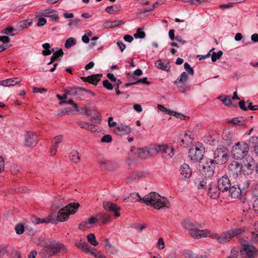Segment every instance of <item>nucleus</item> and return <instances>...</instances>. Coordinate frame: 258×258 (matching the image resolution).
I'll use <instances>...</instances> for the list:
<instances>
[{
	"label": "nucleus",
	"instance_id": "nucleus-26",
	"mask_svg": "<svg viewBox=\"0 0 258 258\" xmlns=\"http://www.w3.org/2000/svg\"><path fill=\"white\" fill-rule=\"evenodd\" d=\"M219 188L215 186H213L209 188L208 194L209 196L213 199H217L220 195Z\"/></svg>",
	"mask_w": 258,
	"mask_h": 258
},
{
	"label": "nucleus",
	"instance_id": "nucleus-57",
	"mask_svg": "<svg viewBox=\"0 0 258 258\" xmlns=\"http://www.w3.org/2000/svg\"><path fill=\"white\" fill-rule=\"evenodd\" d=\"M158 108L162 112L167 113L168 114H170L172 113V111L170 110L169 109H168L166 108H165L163 105H158L157 106Z\"/></svg>",
	"mask_w": 258,
	"mask_h": 258
},
{
	"label": "nucleus",
	"instance_id": "nucleus-39",
	"mask_svg": "<svg viewBox=\"0 0 258 258\" xmlns=\"http://www.w3.org/2000/svg\"><path fill=\"white\" fill-rule=\"evenodd\" d=\"M230 122L234 125H242L244 122V119L241 117H235L231 119Z\"/></svg>",
	"mask_w": 258,
	"mask_h": 258
},
{
	"label": "nucleus",
	"instance_id": "nucleus-55",
	"mask_svg": "<svg viewBox=\"0 0 258 258\" xmlns=\"http://www.w3.org/2000/svg\"><path fill=\"white\" fill-rule=\"evenodd\" d=\"M63 199L59 197L55 198L52 204L55 206H61L62 204Z\"/></svg>",
	"mask_w": 258,
	"mask_h": 258
},
{
	"label": "nucleus",
	"instance_id": "nucleus-17",
	"mask_svg": "<svg viewBox=\"0 0 258 258\" xmlns=\"http://www.w3.org/2000/svg\"><path fill=\"white\" fill-rule=\"evenodd\" d=\"M255 167V162L252 158H249V160L247 163H245L244 165H242V173L244 175H249L252 173Z\"/></svg>",
	"mask_w": 258,
	"mask_h": 258
},
{
	"label": "nucleus",
	"instance_id": "nucleus-40",
	"mask_svg": "<svg viewBox=\"0 0 258 258\" xmlns=\"http://www.w3.org/2000/svg\"><path fill=\"white\" fill-rule=\"evenodd\" d=\"M98 164L100 168L103 169H106L109 168L110 162L104 159H102L98 161Z\"/></svg>",
	"mask_w": 258,
	"mask_h": 258
},
{
	"label": "nucleus",
	"instance_id": "nucleus-44",
	"mask_svg": "<svg viewBox=\"0 0 258 258\" xmlns=\"http://www.w3.org/2000/svg\"><path fill=\"white\" fill-rule=\"evenodd\" d=\"M142 30H143L142 28H139L137 30L136 33H135L134 34V37L136 38H141V39L145 38L146 34H145V33L142 31Z\"/></svg>",
	"mask_w": 258,
	"mask_h": 258
},
{
	"label": "nucleus",
	"instance_id": "nucleus-60",
	"mask_svg": "<svg viewBox=\"0 0 258 258\" xmlns=\"http://www.w3.org/2000/svg\"><path fill=\"white\" fill-rule=\"evenodd\" d=\"M112 141V137L109 135H104L101 139L102 143H110Z\"/></svg>",
	"mask_w": 258,
	"mask_h": 258
},
{
	"label": "nucleus",
	"instance_id": "nucleus-38",
	"mask_svg": "<svg viewBox=\"0 0 258 258\" xmlns=\"http://www.w3.org/2000/svg\"><path fill=\"white\" fill-rule=\"evenodd\" d=\"M218 99L220 100L223 104L228 107H232L233 106L231 100L230 99V97L228 96L225 97L224 98H222L221 96H219L218 97Z\"/></svg>",
	"mask_w": 258,
	"mask_h": 258
},
{
	"label": "nucleus",
	"instance_id": "nucleus-59",
	"mask_svg": "<svg viewBox=\"0 0 258 258\" xmlns=\"http://www.w3.org/2000/svg\"><path fill=\"white\" fill-rule=\"evenodd\" d=\"M103 85L107 90H111L113 89V85L107 80L103 82Z\"/></svg>",
	"mask_w": 258,
	"mask_h": 258
},
{
	"label": "nucleus",
	"instance_id": "nucleus-47",
	"mask_svg": "<svg viewBox=\"0 0 258 258\" xmlns=\"http://www.w3.org/2000/svg\"><path fill=\"white\" fill-rule=\"evenodd\" d=\"M31 221L33 223L35 224H39L40 223H44L46 222V219H40L38 218L36 216H33L31 218Z\"/></svg>",
	"mask_w": 258,
	"mask_h": 258
},
{
	"label": "nucleus",
	"instance_id": "nucleus-37",
	"mask_svg": "<svg viewBox=\"0 0 258 258\" xmlns=\"http://www.w3.org/2000/svg\"><path fill=\"white\" fill-rule=\"evenodd\" d=\"M88 241L92 245L96 246L98 242L96 240L95 235L94 233H90L87 236Z\"/></svg>",
	"mask_w": 258,
	"mask_h": 258
},
{
	"label": "nucleus",
	"instance_id": "nucleus-34",
	"mask_svg": "<svg viewBox=\"0 0 258 258\" xmlns=\"http://www.w3.org/2000/svg\"><path fill=\"white\" fill-rule=\"evenodd\" d=\"M98 220L102 221L103 224L110 221V216L107 213H99L97 215Z\"/></svg>",
	"mask_w": 258,
	"mask_h": 258
},
{
	"label": "nucleus",
	"instance_id": "nucleus-30",
	"mask_svg": "<svg viewBox=\"0 0 258 258\" xmlns=\"http://www.w3.org/2000/svg\"><path fill=\"white\" fill-rule=\"evenodd\" d=\"M192 134L189 131L186 132L184 134L183 138L181 140V142L186 145H188L189 143H192Z\"/></svg>",
	"mask_w": 258,
	"mask_h": 258
},
{
	"label": "nucleus",
	"instance_id": "nucleus-64",
	"mask_svg": "<svg viewBox=\"0 0 258 258\" xmlns=\"http://www.w3.org/2000/svg\"><path fill=\"white\" fill-rule=\"evenodd\" d=\"M6 247L4 245H0V258H4L6 253Z\"/></svg>",
	"mask_w": 258,
	"mask_h": 258
},
{
	"label": "nucleus",
	"instance_id": "nucleus-4",
	"mask_svg": "<svg viewBox=\"0 0 258 258\" xmlns=\"http://www.w3.org/2000/svg\"><path fill=\"white\" fill-rule=\"evenodd\" d=\"M215 164L213 159L205 158L199 163V170L205 178L211 177L214 173Z\"/></svg>",
	"mask_w": 258,
	"mask_h": 258
},
{
	"label": "nucleus",
	"instance_id": "nucleus-27",
	"mask_svg": "<svg viewBox=\"0 0 258 258\" xmlns=\"http://www.w3.org/2000/svg\"><path fill=\"white\" fill-rule=\"evenodd\" d=\"M199 233L198 234L197 239L205 238V237H210L212 239V236L213 234V232L209 229H203L200 230Z\"/></svg>",
	"mask_w": 258,
	"mask_h": 258
},
{
	"label": "nucleus",
	"instance_id": "nucleus-6",
	"mask_svg": "<svg viewBox=\"0 0 258 258\" xmlns=\"http://www.w3.org/2000/svg\"><path fill=\"white\" fill-rule=\"evenodd\" d=\"M205 153V147L200 143H196L192 145L189 150L188 156L190 160L194 162H200L203 158Z\"/></svg>",
	"mask_w": 258,
	"mask_h": 258
},
{
	"label": "nucleus",
	"instance_id": "nucleus-15",
	"mask_svg": "<svg viewBox=\"0 0 258 258\" xmlns=\"http://www.w3.org/2000/svg\"><path fill=\"white\" fill-rule=\"evenodd\" d=\"M40 15L42 17H50L52 21L58 22L59 18L57 12L51 9H48L41 11Z\"/></svg>",
	"mask_w": 258,
	"mask_h": 258
},
{
	"label": "nucleus",
	"instance_id": "nucleus-3",
	"mask_svg": "<svg viewBox=\"0 0 258 258\" xmlns=\"http://www.w3.org/2000/svg\"><path fill=\"white\" fill-rule=\"evenodd\" d=\"M244 230L242 228H235L229 230L226 232L219 234L213 232L212 239L220 244H224L229 242L234 236L240 235Z\"/></svg>",
	"mask_w": 258,
	"mask_h": 258
},
{
	"label": "nucleus",
	"instance_id": "nucleus-49",
	"mask_svg": "<svg viewBox=\"0 0 258 258\" xmlns=\"http://www.w3.org/2000/svg\"><path fill=\"white\" fill-rule=\"evenodd\" d=\"M223 54V52L221 50L219 51L218 52L216 53L214 52L212 54V61L213 62H215L216 61L217 59H219Z\"/></svg>",
	"mask_w": 258,
	"mask_h": 258
},
{
	"label": "nucleus",
	"instance_id": "nucleus-42",
	"mask_svg": "<svg viewBox=\"0 0 258 258\" xmlns=\"http://www.w3.org/2000/svg\"><path fill=\"white\" fill-rule=\"evenodd\" d=\"M240 250L238 248H233L231 251L230 255L227 258H238L240 256Z\"/></svg>",
	"mask_w": 258,
	"mask_h": 258
},
{
	"label": "nucleus",
	"instance_id": "nucleus-24",
	"mask_svg": "<svg viewBox=\"0 0 258 258\" xmlns=\"http://www.w3.org/2000/svg\"><path fill=\"white\" fill-rule=\"evenodd\" d=\"M151 148L146 147L144 148H139L138 149V154L139 157L142 158H147L149 157Z\"/></svg>",
	"mask_w": 258,
	"mask_h": 258
},
{
	"label": "nucleus",
	"instance_id": "nucleus-23",
	"mask_svg": "<svg viewBox=\"0 0 258 258\" xmlns=\"http://www.w3.org/2000/svg\"><path fill=\"white\" fill-rule=\"evenodd\" d=\"M101 77V75L96 74L87 77H82V79L84 81H87L92 84L96 85L97 83L100 81Z\"/></svg>",
	"mask_w": 258,
	"mask_h": 258
},
{
	"label": "nucleus",
	"instance_id": "nucleus-56",
	"mask_svg": "<svg viewBox=\"0 0 258 258\" xmlns=\"http://www.w3.org/2000/svg\"><path fill=\"white\" fill-rule=\"evenodd\" d=\"M19 168L17 165L15 164H13L10 166V171L14 175L17 174L18 172L19 171Z\"/></svg>",
	"mask_w": 258,
	"mask_h": 258
},
{
	"label": "nucleus",
	"instance_id": "nucleus-10",
	"mask_svg": "<svg viewBox=\"0 0 258 258\" xmlns=\"http://www.w3.org/2000/svg\"><path fill=\"white\" fill-rule=\"evenodd\" d=\"M242 165L238 161H233L228 166V172L233 178L239 177L242 173Z\"/></svg>",
	"mask_w": 258,
	"mask_h": 258
},
{
	"label": "nucleus",
	"instance_id": "nucleus-62",
	"mask_svg": "<svg viewBox=\"0 0 258 258\" xmlns=\"http://www.w3.org/2000/svg\"><path fill=\"white\" fill-rule=\"evenodd\" d=\"M121 83V81L118 80L117 81L113 84V86L115 88V91L117 95H120L121 94V92L119 90V86Z\"/></svg>",
	"mask_w": 258,
	"mask_h": 258
},
{
	"label": "nucleus",
	"instance_id": "nucleus-61",
	"mask_svg": "<svg viewBox=\"0 0 258 258\" xmlns=\"http://www.w3.org/2000/svg\"><path fill=\"white\" fill-rule=\"evenodd\" d=\"M47 22L46 19L44 18H39L38 20L37 26L41 27L44 26Z\"/></svg>",
	"mask_w": 258,
	"mask_h": 258
},
{
	"label": "nucleus",
	"instance_id": "nucleus-11",
	"mask_svg": "<svg viewBox=\"0 0 258 258\" xmlns=\"http://www.w3.org/2000/svg\"><path fill=\"white\" fill-rule=\"evenodd\" d=\"M183 228L188 231L189 234L194 238L197 239L200 229L196 225L188 220H184L182 223Z\"/></svg>",
	"mask_w": 258,
	"mask_h": 258
},
{
	"label": "nucleus",
	"instance_id": "nucleus-52",
	"mask_svg": "<svg viewBox=\"0 0 258 258\" xmlns=\"http://www.w3.org/2000/svg\"><path fill=\"white\" fill-rule=\"evenodd\" d=\"M31 24V22H29L28 20H26L24 21H22L20 22L19 24V28L24 29L28 27Z\"/></svg>",
	"mask_w": 258,
	"mask_h": 258
},
{
	"label": "nucleus",
	"instance_id": "nucleus-25",
	"mask_svg": "<svg viewBox=\"0 0 258 258\" xmlns=\"http://www.w3.org/2000/svg\"><path fill=\"white\" fill-rule=\"evenodd\" d=\"M75 245L79 249L84 250L86 253H88L90 246L85 241L82 239L77 240L75 242Z\"/></svg>",
	"mask_w": 258,
	"mask_h": 258
},
{
	"label": "nucleus",
	"instance_id": "nucleus-35",
	"mask_svg": "<svg viewBox=\"0 0 258 258\" xmlns=\"http://www.w3.org/2000/svg\"><path fill=\"white\" fill-rule=\"evenodd\" d=\"M241 190H244L247 188L249 186V182L248 180L244 177L243 180H240L238 182L237 185Z\"/></svg>",
	"mask_w": 258,
	"mask_h": 258
},
{
	"label": "nucleus",
	"instance_id": "nucleus-12",
	"mask_svg": "<svg viewBox=\"0 0 258 258\" xmlns=\"http://www.w3.org/2000/svg\"><path fill=\"white\" fill-rule=\"evenodd\" d=\"M188 79V76L185 72H182L178 78L175 81V84L180 92L184 93L189 89H186V84Z\"/></svg>",
	"mask_w": 258,
	"mask_h": 258
},
{
	"label": "nucleus",
	"instance_id": "nucleus-48",
	"mask_svg": "<svg viewBox=\"0 0 258 258\" xmlns=\"http://www.w3.org/2000/svg\"><path fill=\"white\" fill-rule=\"evenodd\" d=\"M14 30V29L12 26H9L8 27H7L3 29L1 33L4 34L6 35H10L11 36H14L15 34H11L12 32H13Z\"/></svg>",
	"mask_w": 258,
	"mask_h": 258
},
{
	"label": "nucleus",
	"instance_id": "nucleus-36",
	"mask_svg": "<svg viewBox=\"0 0 258 258\" xmlns=\"http://www.w3.org/2000/svg\"><path fill=\"white\" fill-rule=\"evenodd\" d=\"M130 200L132 202H140L143 203V198H141L138 192L132 193L129 197Z\"/></svg>",
	"mask_w": 258,
	"mask_h": 258
},
{
	"label": "nucleus",
	"instance_id": "nucleus-50",
	"mask_svg": "<svg viewBox=\"0 0 258 258\" xmlns=\"http://www.w3.org/2000/svg\"><path fill=\"white\" fill-rule=\"evenodd\" d=\"M255 226L256 231L251 233V239L253 241L258 243V223Z\"/></svg>",
	"mask_w": 258,
	"mask_h": 258
},
{
	"label": "nucleus",
	"instance_id": "nucleus-20",
	"mask_svg": "<svg viewBox=\"0 0 258 258\" xmlns=\"http://www.w3.org/2000/svg\"><path fill=\"white\" fill-rule=\"evenodd\" d=\"M143 176V173L140 172H133L127 175L126 178L127 183H131Z\"/></svg>",
	"mask_w": 258,
	"mask_h": 258
},
{
	"label": "nucleus",
	"instance_id": "nucleus-14",
	"mask_svg": "<svg viewBox=\"0 0 258 258\" xmlns=\"http://www.w3.org/2000/svg\"><path fill=\"white\" fill-rule=\"evenodd\" d=\"M231 186L230 180L227 176H222L218 181V187L223 192L228 191Z\"/></svg>",
	"mask_w": 258,
	"mask_h": 258
},
{
	"label": "nucleus",
	"instance_id": "nucleus-51",
	"mask_svg": "<svg viewBox=\"0 0 258 258\" xmlns=\"http://www.w3.org/2000/svg\"><path fill=\"white\" fill-rule=\"evenodd\" d=\"M90 227L89 223L87 221H82L78 226V228L81 230H84L87 228H89Z\"/></svg>",
	"mask_w": 258,
	"mask_h": 258
},
{
	"label": "nucleus",
	"instance_id": "nucleus-32",
	"mask_svg": "<svg viewBox=\"0 0 258 258\" xmlns=\"http://www.w3.org/2000/svg\"><path fill=\"white\" fill-rule=\"evenodd\" d=\"M63 54V52L61 49L58 50V51L54 52L53 55L51 57L50 61L48 63V65H50L54 61L57 60H59L61 57L62 56Z\"/></svg>",
	"mask_w": 258,
	"mask_h": 258
},
{
	"label": "nucleus",
	"instance_id": "nucleus-28",
	"mask_svg": "<svg viewBox=\"0 0 258 258\" xmlns=\"http://www.w3.org/2000/svg\"><path fill=\"white\" fill-rule=\"evenodd\" d=\"M103 206L104 209L108 211H113L115 210H120V208L119 207L109 202H104L103 203Z\"/></svg>",
	"mask_w": 258,
	"mask_h": 258
},
{
	"label": "nucleus",
	"instance_id": "nucleus-16",
	"mask_svg": "<svg viewBox=\"0 0 258 258\" xmlns=\"http://www.w3.org/2000/svg\"><path fill=\"white\" fill-rule=\"evenodd\" d=\"M242 248L248 257H252L257 253L256 248L250 244H243Z\"/></svg>",
	"mask_w": 258,
	"mask_h": 258
},
{
	"label": "nucleus",
	"instance_id": "nucleus-58",
	"mask_svg": "<svg viewBox=\"0 0 258 258\" xmlns=\"http://www.w3.org/2000/svg\"><path fill=\"white\" fill-rule=\"evenodd\" d=\"M63 138L62 135H59L54 138L53 141L54 142V145L58 147V144L61 142Z\"/></svg>",
	"mask_w": 258,
	"mask_h": 258
},
{
	"label": "nucleus",
	"instance_id": "nucleus-46",
	"mask_svg": "<svg viewBox=\"0 0 258 258\" xmlns=\"http://www.w3.org/2000/svg\"><path fill=\"white\" fill-rule=\"evenodd\" d=\"M156 246L159 250H162L165 248V244L163 238L160 237L158 238Z\"/></svg>",
	"mask_w": 258,
	"mask_h": 258
},
{
	"label": "nucleus",
	"instance_id": "nucleus-43",
	"mask_svg": "<svg viewBox=\"0 0 258 258\" xmlns=\"http://www.w3.org/2000/svg\"><path fill=\"white\" fill-rule=\"evenodd\" d=\"M105 11L109 14H113L115 13L118 12L119 11V8L113 6L107 7Z\"/></svg>",
	"mask_w": 258,
	"mask_h": 258
},
{
	"label": "nucleus",
	"instance_id": "nucleus-53",
	"mask_svg": "<svg viewBox=\"0 0 258 258\" xmlns=\"http://www.w3.org/2000/svg\"><path fill=\"white\" fill-rule=\"evenodd\" d=\"M15 230L18 234H21L24 231V226L23 224H17L15 227Z\"/></svg>",
	"mask_w": 258,
	"mask_h": 258
},
{
	"label": "nucleus",
	"instance_id": "nucleus-5",
	"mask_svg": "<svg viewBox=\"0 0 258 258\" xmlns=\"http://www.w3.org/2000/svg\"><path fill=\"white\" fill-rule=\"evenodd\" d=\"M249 150L248 144L244 142H239L232 147L231 152L233 158L241 159L247 155Z\"/></svg>",
	"mask_w": 258,
	"mask_h": 258
},
{
	"label": "nucleus",
	"instance_id": "nucleus-29",
	"mask_svg": "<svg viewBox=\"0 0 258 258\" xmlns=\"http://www.w3.org/2000/svg\"><path fill=\"white\" fill-rule=\"evenodd\" d=\"M19 82L18 78H13L2 81L1 85L4 86H14L18 84Z\"/></svg>",
	"mask_w": 258,
	"mask_h": 258
},
{
	"label": "nucleus",
	"instance_id": "nucleus-33",
	"mask_svg": "<svg viewBox=\"0 0 258 258\" xmlns=\"http://www.w3.org/2000/svg\"><path fill=\"white\" fill-rule=\"evenodd\" d=\"M69 158L71 160L75 163H78L81 159L79 153L76 150H73L70 153Z\"/></svg>",
	"mask_w": 258,
	"mask_h": 258
},
{
	"label": "nucleus",
	"instance_id": "nucleus-54",
	"mask_svg": "<svg viewBox=\"0 0 258 258\" xmlns=\"http://www.w3.org/2000/svg\"><path fill=\"white\" fill-rule=\"evenodd\" d=\"M184 68L186 71L190 75L194 74V69L190 66L187 62H185L184 64Z\"/></svg>",
	"mask_w": 258,
	"mask_h": 258
},
{
	"label": "nucleus",
	"instance_id": "nucleus-1",
	"mask_svg": "<svg viewBox=\"0 0 258 258\" xmlns=\"http://www.w3.org/2000/svg\"><path fill=\"white\" fill-rule=\"evenodd\" d=\"M68 252V247L63 243L54 241L45 243L39 255L42 258H49L53 255L61 256Z\"/></svg>",
	"mask_w": 258,
	"mask_h": 258
},
{
	"label": "nucleus",
	"instance_id": "nucleus-22",
	"mask_svg": "<svg viewBox=\"0 0 258 258\" xmlns=\"http://www.w3.org/2000/svg\"><path fill=\"white\" fill-rule=\"evenodd\" d=\"M230 196L232 198H238L242 194V190L237 185H234L228 189Z\"/></svg>",
	"mask_w": 258,
	"mask_h": 258
},
{
	"label": "nucleus",
	"instance_id": "nucleus-21",
	"mask_svg": "<svg viewBox=\"0 0 258 258\" xmlns=\"http://www.w3.org/2000/svg\"><path fill=\"white\" fill-rule=\"evenodd\" d=\"M155 66L158 69L164 71H169L170 69L169 62L166 60L160 59L155 62Z\"/></svg>",
	"mask_w": 258,
	"mask_h": 258
},
{
	"label": "nucleus",
	"instance_id": "nucleus-31",
	"mask_svg": "<svg viewBox=\"0 0 258 258\" xmlns=\"http://www.w3.org/2000/svg\"><path fill=\"white\" fill-rule=\"evenodd\" d=\"M104 245L107 252L111 254H114L116 252L115 248L111 244L108 239L106 238L104 239Z\"/></svg>",
	"mask_w": 258,
	"mask_h": 258
},
{
	"label": "nucleus",
	"instance_id": "nucleus-8",
	"mask_svg": "<svg viewBox=\"0 0 258 258\" xmlns=\"http://www.w3.org/2000/svg\"><path fill=\"white\" fill-rule=\"evenodd\" d=\"M229 150L225 147L221 146L217 148L214 153L213 161L218 164L225 163L228 160Z\"/></svg>",
	"mask_w": 258,
	"mask_h": 258
},
{
	"label": "nucleus",
	"instance_id": "nucleus-2",
	"mask_svg": "<svg viewBox=\"0 0 258 258\" xmlns=\"http://www.w3.org/2000/svg\"><path fill=\"white\" fill-rule=\"evenodd\" d=\"M143 200L144 203L157 210L169 208L170 205L166 198L160 196L156 192H150L143 198Z\"/></svg>",
	"mask_w": 258,
	"mask_h": 258
},
{
	"label": "nucleus",
	"instance_id": "nucleus-9",
	"mask_svg": "<svg viewBox=\"0 0 258 258\" xmlns=\"http://www.w3.org/2000/svg\"><path fill=\"white\" fill-rule=\"evenodd\" d=\"M151 149L157 153H161L162 156L166 159L171 158L174 154L173 148L168 145H154Z\"/></svg>",
	"mask_w": 258,
	"mask_h": 258
},
{
	"label": "nucleus",
	"instance_id": "nucleus-7",
	"mask_svg": "<svg viewBox=\"0 0 258 258\" xmlns=\"http://www.w3.org/2000/svg\"><path fill=\"white\" fill-rule=\"evenodd\" d=\"M79 204H70L61 209L58 212L57 220L59 221L67 220L71 214H75L79 207Z\"/></svg>",
	"mask_w": 258,
	"mask_h": 258
},
{
	"label": "nucleus",
	"instance_id": "nucleus-19",
	"mask_svg": "<svg viewBox=\"0 0 258 258\" xmlns=\"http://www.w3.org/2000/svg\"><path fill=\"white\" fill-rule=\"evenodd\" d=\"M179 171L180 175L185 179L190 177L192 174L191 169L187 164H182L180 167Z\"/></svg>",
	"mask_w": 258,
	"mask_h": 258
},
{
	"label": "nucleus",
	"instance_id": "nucleus-18",
	"mask_svg": "<svg viewBox=\"0 0 258 258\" xmlns=\"http://www.w3.org/2000/svg\"><path fill=\"white\" fill-rule=\"evenodd\" d=\"M114 132L119 136L125 135L131 132V128L127 125L120 124L116 127Z\"/></svg>",
	"mask_w": 258,
	"mask_h": 258
},
{
	"label": "nucleus",
	"instance_id": "nucleus-13",
	"mask_svg": "<svg viewBox=\"0 0 258 258\" xmlns=\"http://www.w3.org/2000/svg\"><path fill=\"white\" fill-rule=\"evenodd\" d=\"M25 144L27 147H33L37 145L38 142V136L33 132H28L24 136Z\"/></svg>",
	"mask_w": 258,
	"mask_h": 258
},
{
	"label": "nucleus",
	"instance_id": "nucleus-63",
	"mask_svg": "<svg viewBox=\"0 0 258 258\" xmlns=\"http://www.w3.org/2000/svg\"><path fill=\"white\" fill-rule=\"evenodd\" d=\"M33 92L34 93H40L42 94L46 92V89L42 88L34 87L33 88Z\"/></svg>",
	"mask_w": 258,
	"mask_h": 258
},
{
	"label": "nucleus",
	"instance_id": "nucleus-45",
	"mask_svg": "<svg viewBox=\"0 0 258 258\" xmlns=\"http://www.w3.org/2000/svg\"><path fill=\"white\" fill-rule=\"evenodd\" d=\"M42 47L45 49L42 51V54L44 55H48L51 54V51L49 50L50 45L48 43H44L42 44Z\"/></svg>",
	"mask_w": 258,
	"mask_h": 258
},
{
	"label": "nucleus",
	"instance_id": "nucleus-41",
	"mask_svg": "<svg viewBox=\"0 0 258 258\" xmlns=\"http://www.w3.org/2000/svg\"><path fill=\"white\" fill-rule=\"evenodd\" d=\"M76 43V40L73 37H70L66 41L64 46L67 48H69L72 46L75 45Z\"/></svg>",
	"mask_w": 258,
	"mask_h": 258
}]
</instances>
